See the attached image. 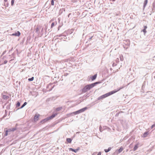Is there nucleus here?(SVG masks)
Returning <instances> with one entry per match:
<instances>
[{
    "label": "nucleus",
    "instance_id": "nucleus-1",
    "mask_svg": "<svg viewBox=\"0 0 155 155\" xmlns=\"http://www.w3.org/2000/svg\"><path fill=\"white\" fill-rule=\"evenodd\" d=\"M101 82L100 81L96 82L91 84H88L86 85L82 89V92L85 93L87 91L90 90L91 88L94 87L96 85L100 84Z\"/></svg>",
    "mask_w": 155,
    "mask_h": 155
},
{
    "label": "nucleus",
    "instance_id": "nucleus-2",
    "mask_svg": "<svg viewBox=\"0 0 155 155\" xmlns=\"http://www.w3.org/2000/svg\"><path fill=\"white\" fill-rule=\"evenodd\" d=\"M123 87H120V88L117 89L116 90H115L112 91L108 93H106V94L102 95V98L103 99L105 98L116 93L117 91L120 90V89H122Z\"/></svg>",
    "mask_w": 155,
    "mask_h": 155
},
{
    "label": "nucleus",
    "instance_id": "nucleus-3",
    "mask_svg": "<svg viewBox=\"0 0 155 155\" xmlns=\"http://www.w3.org/2000/svg\"><path fill=\"white\" fill-rule=\"evenodd\" d=\"M54 86V85L52 83H50L46 87V88L48 91H51Z\"/></svg>",
    "mask_w": 155,
    "mask_h": 155
},
{
    "label": "nucleus",
    "instance_id": "nucleus-4",
    "mask_svg": "<svg viewBox=\"0 0 155 155\" xmlns=\"http://www.w3.org/2000/svg\"><path fill=\"white\" fill-rule=\"evenodd\" d=\"M87 107H84L82 109H81L78 110H77L76 111L74 112V113H75V114H80L81 113H82L86 110H87Z\"/></svg>",
    "mask_w": 155,
    "mask_h": 155
},
{
    "label": "nucleus",
    "instance_id": "nucleus-5",
    "mask_svg": "<svg viewBox=\"0 0 155 155\" xmlns=\"http://www.w3.org/2000/svg\"><path fill=\"white\" fill-rule=\"evenodd\" d=\"M39 116L40 115L38 114H35L34 118V120L35 121H36L38 120Z\"/></svg>",
    "mask_w": 155,
    "mask_h": 155
},
{
    "label": "nucleus",
    "instance_id": "nucleus-6",
    "mask_svg": "<svg viewBox=\"0 0 155 155\" xmlns=\"http://www.w3.org/2000/svg\"><path fill=\"white\" fill-rule=\"evenodd\" d=\"M49 120L48 118V117H47V118H45L41 120L40 122V123L41 124H44L45 122H47Z\"/></svg>",
    "mask_w": 155,
    "mask_h": 155
},
{
    "label": "nucleus",
    "instance_id": "nucleus-7",
    "mask_svg": "<svg viewBox=\"0 0 155 155\" xmlns=\"http://www.w3.org/2000/svg\"><path fill=\"white\" fill-rule=\"evenodd\" d=\"M57 115V114L55 113L54 114H53L50 116L49 117H48V118L49 120H51L54 118Z\"/></svg>",
    "mask_w": 155,
    "mask_h": 155
},
{
    "label": "nucleus",
    "instance_id": "nucleus-8",
    "mask_svg": "<svg viewBox=\"0 0 155 155\" xmlns=\"http://www.w3.org/2000/svg\"><path fill=\"white\" fill-rule=\"evenodd\" d=\"M97 74H95L94 75L90 77V78L91 80L92 81H93L95 80L97 78Z\"/></svg>",
    "mask_w": 155,
    "mask_h": 155
},
{
    "label": "nucleus",
    "instance_id": "nucleus-9",
    "mask_svg": "<svg viewBox=\"0 0 155 155\" xmlns=\"http://www.w3.org/2000/svg\"><path fill=\"white\" fill-rule=\"evenodd\" d=\"M21 35V33L19 31H17V32L14 33H13L12 35L15 36H19Z\"/></svg>",
    "mask_w": 155,
    "mask_h": 155
},
{
    "label": "nucleus",
    "instance_id": "nucleus-10",
    "mask_svg": "<svg viewBox=\"0 0 155 155\" xmlns=\"http://www.w3.org/2000/svg\"><path fill=\"white\" fill-rule=\"evenodd\" d=\"M73 29L67 31H65L67 32L66 33V35H67L68 34H71L73 32Z\"/></svg>",
    "mask_w": 155,
    "mask_h": 155
},
{
    "label": "nucleus",
    "instance_id": "nucleus-11",
    "mask_svg": "<svg viewBox=\"0 0 155 155\" xmlns=\"http://www.w3.org/2000/svg\"><path fill=\"white\" fill-rule=\"evenodd\" d=\"M67 32L66 31H64L63 33L59 35H58L57 36L58 37H61V36H64V37H66V33Z\"/></svg>",
    "mask_w": 155,
    "mask_h": 155
},
{
    "label": "nucleus",
    "instance_id": "nucleus-12",
    "mask_svg": "<svg viewBox=\"0 0 155 155\" xmlns=\"http://www.w3.org/2000/svg\"><path fill=\"white\" fill-rule=\"evenodd\" d=\"M149 134V133L148 132L146 131V132H145L144 133V134H143L142 137H144V138L146 137L147 136V135Z\"/></svg>",
    "mask_w": 155,
    "mask_h": 155
},
{
    "label": "nucleus",
    "instance_id": "nucleus-13",
    "mask_svg": "<svg viewBox=\"0 0 155 155\" xmlns=\"http://www.w3.org/2000/svg\"><path fill=\"white\" fill-rule=\"evenodd\" d=\"M148 0H145L144 1L143 5V9H144L147 3Z\"/></svg>",
    "mask_w": 155,
    "mask_h": 155
},
{
    "label": "nucleus",
    "instance_id": "nucleus-14",
    "mask_svg": "<svg viewBox=\"0 0 155 155\" xmlns=\"http://www.w3.org/2000/svg\"><path fill=\"white\" fill-rule=\"evenodd\" d=\"M76 114H75L74 112L72 113H71L67 114V116L68 117H69L71 116H73L74 115H76Z\"/></svg>",
    "mask_w": 155,
    "mask_h": 155
},
{
    "label": "nucleus",
    "instance_id": "nucleus-15",
    "mask_svg": "<svg viewBox=\"0 0 155 155\" xmlns=\"http://www.w3.org/2000/svg\"><path fill=\"white\" fill-rule=\"evenodd\" d=\"M39 29L38 26H37L35 29V32L37 34H39Z\"/></svg>",
    "mask_w": 155,
    "mask_h": 155
},
{
    "label": "nucleus",
    "instance_id": "nucleus-16",
    "mask_svg": "<svg viewBox=\"0 0 155 155\" xmlns=\"http://www.w3.org/2000/svg\"><path fill=\"white\" fill-rule=\"evenodd\" d=\"M9 98V96L5 95H3L2 96V98L5 100H7Z\"/></svg>",
    "mask_w": 155,
    "mask_h": 155
},
{
    "label": "nucleus",
    "instance_id": "nucleus-17",
    "mask_svg": "<svg viewBox=\"0 0 155 155\" xmlns=\"http://www.w3.org/2000/svg\"><path fill=\"white\" fill-rule=\"evenodd\" d=\"M72 140V139L70 138H67L66 141L69 143H71Z\"/></svg>",
    "mask_w": 155,
    "mask_h": 155
},
{
    "label": "nucleus",
    "instance_id": "nucleus-18",
    "mask_svg": "<svg viewBox=\"0 0 155 155\" xmlns=\"http://www.w3.org/2000/svg\"><path fill=\"white\" fill-rule=\"evenodd\" d=\"M111 147H109L107 149H105L104 150V151L106 153H107L108 152H109L110 151V150H111Z\"/></svg>",
    "mask_w": 155,
    "mask_h": 155
},
{
    "label": "nucleus",
    "instance_id": "nucleus-19",
    "mask_svg": "<svg viewBox=\"0 0 155 155\" xmlns=\"http://www.w3.org/2000/svg\"><path fill=\"white\" fill-rule=\"evenodd\" d=\"M69 150L70 151H72L74 152L75 153H77V151L76 150V149H74L71 148H70L69 149Z\"/></svg>",
    "mask_w": 155,
    "mask_h": 155
},
{
    "label": "nucleus",
    "instance_id": "nucleus-20",
    "mask_svg": "<svg viewBox=\"0 0 155 155\" xmlns=\"http://www.w3.org/2000/svg\"><path fill=\"white\" fill-rule=\"evenodd\" d=\"M138 148V144H136L135 145V146L133 148V150L134 151H135L136 150H137V149Z\"/></svg>",
    "mask_w": 155,
    "mask_h": 155
},
{
    "label": "nucleus",
    "instance_id": "nucleus-21",
    "mask_svg": "<svg viewBox=\"0 0 155 155\" xmlns=\"http://www.w3.org/2000/svg\"><path fill=\"white\" fill-rule=\"evenodd\" d=\"M20 103L18 101H17V103L16 104V107H18L20 106Z\"/></svg>",
    "mask_w": 155,
    "mask_h": 155
},
{
    "label": "nucleus",
    "instance_id": "nucleus-22",
    "mask_svg": "<svg viewBox=\"0 0 155 155\" xmlns=\"http://www.w3.org/2000/svg\"><path fill=\"white\" fill-rule=\"evenodd\" d=\"M27 103L26 102H25L24 103V104L21 106V107L20 108L21 109L24 107L27 104Z\"/></svg>",
    "mask_w": 155,
    "mask_h": 155
},
{
    "label": "nucleus",
    "instance_id": "nucleus-23",
    "mask_svg": "<svg viewBox=\"0 0 155 155\" xmlns=\"http://www.w3.org/2000/svg\"><path fill=\"white\" fill-rule=\"evenodd\" d=\"M65 11L64 9V8H62V9H60V10L59 11V15H60L63 12V11Z\"/></svg>",
    "mask_w": 155,
    "mask_h": 155
},
{
    "label": "nucleus",
    "instance_id": "nucleus-24",
    "mask_svg": "<svg viewBox=\"0 0 155 155\" xmlns=\"http://www.w3.org/2000/svg\"><path fill=\"white\" fill-rule=\"evenodd\" d=\"M123 148L122 147H120L119 149L118 150V152L119 153H120L123 150Z\"/></svg>",
    "mask_w": 155,
    "mask_h": 155
},
{
    "label": "nucleus",
    "instance_id": "nucleus-25",
    "mask_svg": "<svg viewBox=\"0 0 155 155\" xmlns=\"http://www.w3.org/2000/svg\"><path fill=\"white\" fill-rule=\"evenodd\" d=\"M125 42H127L126 43V45H129L130 44V40L128 39H127L125 41H124Z\"/></svg>",
    "mask_w": 155,
    "mask_h": 155
},
{
    "label": "nucleus",
    "instance_id": "nucleus-26",
    "mask_svg": "<svg viewBox=\"0 0 155 155\" xmlns=\"http://www.w3.org/2000/svg\"><path fill=\"white\" fill-rule=\"evenodd\" d=\"M34 77H33L31 78H29L28 79V81H32L34 80Z\"/></svg>",
    "mask_w": 155,
    "mask_h": 155
},
{
    "label": "nucleus",
    "instance_id": "nucleus-27",
    "mask_svg": "<svg viewBox=\"0 0 155 155\" xmlns=\"http://www.w3.org/2000/svg\"><path fill=\"white\" fill-rule=\"evenodd\" d=\"M61 109H62L61 107H58L56 108V111H59L60 110H61Z\"/></svg>",
    "mask_w": 155,
    "mask_h": 155
},
{
    "label": "nucleus",
    "instance_id": "nucleus-28",
    "mask_svg": "<svg viewBox=\"0 0 155 155\" xmlns=\"http://www.w3.org/2000/svg\"><path fill=\"white\" fill-rule=\"evenodd\" d=\"M8 3L7 2H5L4 3V5L5 7H8Z\"/></svg>",
    "mask_w": 155,
    "mask_h": 155
},
{
    "label": "nucleus",
    "instance_id": "nucleus-29",
    "mask_svg": "<svg viewBox=\"0 0 155 155\" xmlns=\"http://www.w3.org/2000/svg\"><path fill=\"white\" fill-rule=\"evenodd\" d=\"M11 129L12 131H14L15 130L17 129V128L16 127H14V128H12Z\"/></svg>",
    "mask_w": 155,
    "mask_h": 155
},
{
    "label": "nucleus",
    "instance_id": "nucleus-30",
    "mask_svg": "<svg viewBox=\"0 0 155 155\" xmlns=\"http://www.w3.org/2000/svg\"><path fill=\"white\" fill-rule=\"evenodd\" d=\"M54 0H51V5H54Z\"/></svg>",
    "mask_w": 155,
    "mask_h": 155
},
{
    "label": "nucleus",
    "instance_id": "nucleus-31",
    "mask_svg": "<svg viewBox=\"0 0 155 155\" xmlns=\"http://www.w3.org/2000/svg\"><path fill=\"white\" fill-rule=\"evenodd\" d=\"M55 25V23L54 22H53L52 23V24H51V28H52V27H53L54 25Z\"/></svg>",
    "mask_w": 155,
    "mask_h": 155
},
{
    "label": "nucleus",
    "instance_id": "nucleus-32",
    "mask_svg": "<svg viewBox=\"0 0 155 155\" xmlns=\"http://www.w3.org/2000/svg\"><path fill=\"white\" fill-rule=\"evenodd\" d=\"M143 31L144 32V34L145 35V34L147 32V31H146V29H143V30H142L141 31Z\"/></svg>",
    "mask_w": 155,
    "mask_h": 155
},
{
    "label": "nucleus",
    "instance_id": "nucleus-33",
    "mask_svg": "<svg viewBox=\"0 0 155 155\" xmlns=\"http://www.w3.org/2000/svg\"><path fill=\"white\" fill-rule=\"evenodd\" d=\"M14 2H15L14 0H12L11 3V5L12 6H13L14 5Z\"/></svg>",
    "mask_w": 155,
    "mask_h": 155
},
{
    "label": "nucleus",
    "instance_id": "nucleus-34",
    "mask_svg": "<svg viewBox=\"0 0 155 155\" xmlns=\"http://www.w3.org/2000/svg\"><path fill=\"white\" fill-rule=\"evenodd\" d=\"M120 59L121 61H123L124 60L123 57V56H120Z\"/></svg>",
    "mask_w": 155,
    "mask_h": 155
},
{
    "label": "nucleus",
    "instance_id": "nucleus-35",
    "mask_svg": "<svg viewBox=\"0 0 155 155\" xmlns=\"http://www.w3.org/2000/svg\"><path fill=\"white\" fill-rule=\"evenodd\" d=\"M99 130H100V131L101 132H102L103 131V130H102V127H101V126H100Z\"/></svg>",
    "mask_w": 155,
    "mask_h": 155
},
{
    "label": "nucleus",
    "instance_id": "nucleus-36",
    "mask_svg": "<svg viewBox=\"0 0 155 155\" xmlns=\"http://www.w3.org/2000/svg\"><path fill=\"white\" fill-rule=\"evenodd\" d=\"M8 132L6 130L5 134V135H4L5 136H7L8 135Z\"/></svg>",
    "mask_w": 155,
    "mask_h": 155
},
{
    "label": "nucleus",
    "instance_id": "nucleus-37",
    "mask_svg": "<svg viewBox=\"0 0 155 155\" xmlns=\"http://www.w3.org/2000/svg\"><path fill=\"white\" fill-rule=\"evenodd\" d=\"M153 8H155V1H154V2L153 3Z\"/></svg>",
    "mask_w": 155,
    "mask_h": 155
},
{
    "label": "nucleus",
    "instance_id": "nucleus-38",
    "mask_svg": "<svg viewBox=\"0 0 155 155\" xmlns=\"http://www.w3.org/2000/svg\"><path fill=\"white\" fill-rule=\"evenodd\" d=\"M88 37H89L88 40H91L92 38L93 37V36H91V37H90V36H89Z\"/></svg>",
    "mask_w": 155,
    "mask_h": 155
},
{
    "label": "nucleus",
    "instance_id": "nucleus-39",
    "mask_svg": "<svg viewBox=\"0 0 155 155\" xmlns=\"http://www.w3.org/2000/svg\"><path fill=\"white\" fill-rule=\"evenodd\" d=\"M103 99V98H102V96H101L98 98V100H101V99Z\"/></svg>",
    "mask_w": 155,
    "mask_h": 155
},
{
    "label": "nucleus",
    "instance_id": "nucleus-40",
    "mask_svg": "<svg viewBox=\"0 0 155 155\" xmlns=\"http://www.w3.org/2000/svg\"><path fill=\"white\" fill-rule=\"evenodd\" d=\"M120 113L119 112H118L116 114H115V117H118V116H119V114Z\"/></svg>",
    "mask_w": 155,
    "mask_h": 155
},
{
    "label": "nucleus",
    "instance_id": "nucleus-41",
    "mask_svg": "<svg viewBox=\"0 0 155 155\" xmlns=\"http://www.w3.org/2000/svg\"><path fill=\"white\" fill-rule=\"evenodd\" d=\"M6 130L8 132L12 131L11 129H9L7 130Z\"/></svg>",
    "mask_w": 155,
    "mask_h": 155
},
{
    "label": "nucleus",
    "instance_id": "nucleus-42",
    "mask_svg": "<svg viewBox=\"0 0 155 155\" xmlns=\"http://www.w3.org/2000/svg\"><path fill=\"white\" fill-rule=\"evenodd\" d=\"M8 62V61H7V60H5V61H4V62H3V64H6Z\"/></svg>",
    "mask_w": 155,
    "mask_h": 155
},
{
    "label": "nucleus",
    "instance_id": "nucleus-43",
    "mask_svg": "<svg viewBox=\"0 0 155 155\" xmlns=\"http://www.w3.org/2000/svg\"><path fill=\"white\" fill-rule=\"evenodd\" d=\"M144 29H146L147 28V27L146 25H144L143 26Z\"/></svg>",
    "mask_w": 155,
    "mask_h": 155
},
{
    "label": "nucleus",
    "instance_id": "nucleus-44",
    "mask_svg": "<svg viewBox=\"0 0 155 155\" xmlns=\"http://www.w3.org/2000/svg\"><path fill=\"white\" fill-rule=\"evenodd\" d=\"M6 52V51H4L3 52L2 54V55H3L4 54H5V53Z\"/></svg>",
    "mask_w": 155,
    "mask_h": 155
},
{
    "label": "nucleus",
    "instance_id": "nucleus-45",
    "mask_svg": "<svg viewBox=\"0 0 155 155\" xmlns=\"http://www.w3.org/2000/svg\"><path fill=\"white\" fill-rule=\"evenodd\" d=\"M68 75V73H65L64 74V76H67Z\"/></svg>",
    "mask_w": 155,
    "mask_h": 155
},
{
    "label": "nucleus",
    "instance_id": "nucleus-46",
    "mask_svg": "<svg viewBox=\"0 0 155 155\" xmlns=\"http://www.w3.org/2000/svg\"><path fill=\"white\" fill-rule=\"evenodd\" d=\"M76 149V150L78 152V150H80V148L79 147H78Z\"/></svg>",
    "mask_w": 155,
    "mask_h": 155
},
{
    "label": "nucleus",
    "instance_id": "nucleus-47",
    "mask_svg": "<svg viewBox=\"0 0 155 155\" xmlns=\"http://www.w3.org/2000/svg\"><path fill=\"white\" fill-rule=\"evenodd\" d=\"M116 65L117 64H115L114 63H113V64L112 65H113V66H116Z\"/></svg>",
    "mask_w": 155,
    "mask_h": 155
},
{
    "label": "nucleus",
    "instance_id": "nucleus-48",
    "mask_svg": "<svg viewBox=\"0 0 155 155\" xmlns=\"http://www.w3.org/2000/svg\"><path fill=\"white\" fill-rule=\"evenodd\" d=\"M101 152H99L97 155H101Z\"/></svg>",
    "mask_w": 155,
    "mask_h": 155
},
{
    "label": "nucleus",
    "instance_id": "nucleus-49",
    "mask_svg": "<svg viewBox=\"0 0 155 155\" xmlns=\"http://www.w3.org/2000/svg\"><path fill=\"white\" fill-rule=\"evenodd\" d=\"M87 94H85L84 96V97H87Z\"/></svg>",
    "mask_w": 155,
    "mask_h": 155
},
{
    "label": "nucleus",
    "instance_id": "nucleus-50",
    "mask_svg": "<svg viewBox=\"0 0 155 155\" xmlns=\"http://www.w3.org/2000/svg\"><path fill=\"white\" fill-rule=\"evenodd\" d=\"M61 26H58V30H59L60 27H61Z\"/></svg>",
    "mask_w": 155,
    "mask_h": 155
},
{
    "label": "nucleus",
    "instance_id": "nucleus-51",
    "mask_svg": "<svg viewBox=\"0 0 155 155\" xmlns=\"http://www.w3.org/2000/svg\"><path fill=\"white\" fill-rule=\"evenodd\" d=\"M63 38H64V39H67V38L66 37V36L65 37H64Z\"/></svg>",
    "mask_w": 155,
    "mask_h": 155
},
{
    "label": "nucleus",
    "instance_id": "nucleus-52",
    "mask_svg": "<svg viewBox=\"0 0 155 155\" xmlns=\"http://www.w3.org/2000/svg\"><path fill=\"white\" fill-rule=\"evenodd\" d=\"M119 60V59H118V58H117V60H116V61H117H117H118Z\"/></svg>",
    "mask_w": 155,
    "mask_h": 155
},
{
    "label": "nucleus",
    "instance_id": "nucleus-53",
    "mask_svg": "<svg viewBox=\"0 0 155 155\" xmlns=\"http://www.w3.org/2000/svg\"><path fill=\"white\" fill-rule=\"evenodd\" d=\"M71 15V13H70V14H68V17H69V16H70V15Z\"/></svg>",
    "mask_w": 155,
    "mask_h": 155
},
{
    "label": "nucleus",
    "instance_id": "nucleus-54",
    "mask_svg": "<svg viewBox=\"0 0 155 155\" xmlns=\"http://www.w3.org/2000/svg\"><path fill=\"white\" fill-rule=\"evenodd\" d=\"M47 29V26L46 25L45 26V31L46 30V29Z\"/></svg>",
    "mask_w": 155,
    "mask_h": 155
},
{
    "label": "nucleus",
    "instance_id": "nucleus-55",
    "mask_svg": "<svg viewBox=\"0 0 155 155\" xmlns=\"http://www.w3.org/2000/svg\"><path fill=\"white\" fill-rule=\"evenodd\" d=\"M7 0H4V1L5 2H7Z\"/></svg>",
    "mask_w": 155,
    "mask_h": 155
},
{
    "label": "nucleus",
    "instance_id": "nucleus-56",
    "mask_svg": "<svg viewBox=\"0 0 155 155\" xmlns=\"http://www.w3.org/2000/svg\"><path fill=\"white\" fill-rule=\"evenodd\" d=\"M43 28H42V29H41V32H42L43 31Z\"/></svg>",
    "mask_w": 155,
    "mask_h": 155
},
{
    "label": "nucleus",
    "instance_id": "nucleus-57",
    "mask_svg": "<svg viewBox=\"0 0 155 155\" xmlns=\"http://www.w3.org/2000/svg\"><path fill=\"white\" fill-rule=\"evenodd\" d=\"M154 8H152V10H153V9H154Z\"/></svg>",
    "mask_w": 155,
    "mask_h": 155
},
{
    "label": "nucleus",
    "instance_id": "nucleus-58",
    "mask_svg": "<svg viewBox=\"0 0 155 155\" xmlns=\"http://www.w3.org/2000/svg\"><path fill=\"white\" fill-rule=\"evenodd\" d=\"M5 117V116L4 115L3 116V118H4Z\"/></svg>",
    "mask_w": 155,
    "mask_h": 155
},
{
    "label": "nucleus",
    "instance_id": "nucleus-59",
    "mask_svg": "<svg viewBox=\"0 0 155 155\" xmlns=\"http://www.w3.org/2000/svg\"><path fill=\"white\" fill-rule=\"evenodd\" d=\"M79 133V132H76V134L78 133Z\"/></svg>",
    "mask_w": 155,
    "mask_h": 155
}]
</instances>
